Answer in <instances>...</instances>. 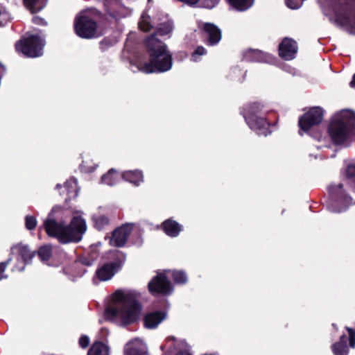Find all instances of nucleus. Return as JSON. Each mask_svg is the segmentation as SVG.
<instances>
[{"instance_id": "72a5a7b5", "label": "nucleus", "mask_w": 355, "mask_h": 355, "mask_svg": "<svg viewBox=\"0 0 355 355\" xmlns=\"http://www.w3.org/2000/svg\"><path fill=\"white\" fill-rule=\"evenodd\" d=\"M172 277L175 283L178 284H184L187 282L186 273L181 270H174L172 273Z\"/></svg>"}, {"instance_id": "c9c22d12", "label": "nucleus", "mask_w": 355, "mask_h": 355, "mask_svg": "<svg viewBox=\"0 0 355 355\" xmlns=\"http://www.w3.org/2000/svg\"><path fill=\"white\" fill-rule=\"evenodd\" d=\"M261 51L259 50L250 49L245 54L246 60L250 61H259L261 58Z\"/></svg>"}, {"instance_id": "de8ad7c7", "label": "nucleus", "mask_w": 355, "mask_h": 355, "mask_svg": "<svg viewBox=\"0 0 355 355\" xmlns=\"http://www.w3.org/2000/svg\"><path fill=\"white\" fill-rule=\"evenodd\" d=\"M286 5L291 9H297L300 7L295 0H286Z\"/></svg>"}, {"instance_id": "2f4dec72", "label": "nucleus", "mask_w": 355, "mask_h": 355, "mask_svg": "<svg viewBox=\"0 0 355 355\" xmlns=\"http://www.w3.org/2000/svg\"><path fill=\"white\" fill-rule=\"evenodd\" d=\"M94 225L96 229L101 231L110 223L109 218L105 215H99L93 217Z\"/></svg>"}, {"instance_id": "37998d69", "label": "nucleus", "mask_w": 355, "mask_h": 355, "mask_svg": "<svg viewBox=\"0 0 355 355\" xmlns=\"http://www.w3.org/2000/svg\"><path fill=\"white\" fill-rule=\"evenodd\" d=\"M79 345L83 348L85 349L89 345V338L87 336L83 335L79 338L78 341Z\"/></svg>"}, {"instance_id": "39448f33", "label": "nucleus", "mask_w": 355, "mask_h": 355, "mask_svg": "<svg viewBox=\"0 0 355 355\" xmlns=\"http://www.w3.org/2000/svg\"><path fill=\"white\" fill-rule=\"evenodd\" d=\"M46 44L45 38L36 34L21 37L15 44L17 52L22 53L25 57L35 58L43 55Z\"/></svg>"}, {"instance_id": "6e6552de", "label": "nucleus", "mask_w": 355, "mask_h": 355, "mask_svg": "<svg viewBox=\"0 0 355 355\" xmlns=\"http://www.w3.org/2000/svg\"><path fill=\"white\" fill-rule=\"evenodd\" d=\"M324 110L320 107H312L307 112L300 116L298 126L299 134L303 135V132L309 134L310 130L318 125L323 120Z\"/></svg>"}, {"instance_id": "a211bd4d", "label": "nucleus", "mask_w": 355, "mask_h": 355, "mask_svg": "<svg viewBox=\"0 0 355 355\" xmlns=\"http://www.w3.org/2000/svg\"><path fill=\"white\" fill-rule=\"evenodd\" d=\"M166 318L164 311H155L148 313L144 318V324L146 328L154 329Z\"/></svg>"}, {"instance_id": "a19ab883", "label": "nucleus", "mask_w": 355, "mask_h": 355, "mask_svg": "<svg viewBox=\"0 0 355 355\" xmlns=\"http://www.w3.org/2000/svg\"><path fill=\"white\" fill-rule=\"evenodd\" d=\"M125 355H147L146 352L144 350L137 347H128L125 349Z\"/></svg>"}, {"instance_id": "20e7f679", "label": "nucleus", "mask_w": 355, "mask_h": 355, "mask_svg": "<svg viewBox=\"0 0 355 355\" xmlns=\"http://www.w3.org/2000/svg\"><path fill=\"white\" fill-rule=\"evenodd\" d=\"M335 21L349 31H355V0H334Z\"/></svg>"}, {"instance_id": "ea45409f", "label": "nucleus", "mask_w": 355, "mask_h": 355, "mask_svg": "<svg viewBox=\"0 0 355 355\" xmlns=\"http://www.w3.org/2000/svg\"><path fill=\"white\" fill-rule=\"evenodd\" d=\"M12 261V257H10L6 261L0 263V281L3 279L8 278V275L4 274L7 266Z\"/></svg>"}, {"instance_id": "3c124183", "label": "nucleus", "mask_w": 355, "mask_h": 355, "mask_svg": "<svg viewBox=\"0 0 355 355\" xmlns=\"http://www.w3.org/2000/svg\"><path fill=\"white\" fill-rule=\"evenodd\" d=\"M176 355H191V354H189V353H180V354H178Z\"/></svg>"}, {"instance_id": "4be33fe9", "label": "nucleus", "mask_w": 355, "mask_h": 355, "mask_svg": "<svg viewBox=\"0 0 355 355\" xmlns=\"http://www.w3.org/2000/svg\"><path fill=\"white\" fill-rule=\"evenodd\" d=\"M47 1L48 0H23V3L32 14H34L44 9Z\"/></svg>"}, {"instance_id": "f8f14e48", "label": "nucleus", "mask_w": 355, "mask_h": 355, "mask_svg": "<svg viewBox=\"0 0 355 355\" xmlns=\"http://www.w3.org/2000/svg\"><path fill=\"white\" fill-rule=\"evenodd\" d=\"M349 337L347 338L345 334L342 335L338 342L331 345V350L334 355H348L349 348L347 341H349V346L352 348L355 347V329L346 327Z\"/></svg>"}, {"instance_id": "2eb2a0df", "label": "nucleus", "mask_w": 355, "mask_h": 355, "mask_svg": "<svg viewBox=\"0 0 355 355\" xmlns=\"http://www.w3.org/2000/svg\"><path fill=\"white\" fill-rule=\"evenodd\" d=\"M279 56L285 60H291L295 58L297 52V42L288 37L282 40L278 48Z\"/></svg>"}, {"instance_id": "4c0bfd02", "label": "nucleus", "mask_w": 355, "mask_h": 355, "mask_svg": "<svg viewBox=\"0 0 355 355\" xmlns=\"http://www.w3.org/2000/svg\"><path fill=\"white\" fill-rule=\"evenodd\" d=\"M25 226L28 230H34L37 226L36 218L33 216L27 215L25 217Z\"/></svg>"}, {"instance_id": "c756f323", "label": "nucleus", "mask_w": 355, "mask_h": 355, "mask_svg": "<svg viewBox=\"0 0 355 355\" xmlns=\"http://www.w3.org/2000/svg\"><path fill=\"white\" fill-rule=\"evenodd\" d=\"M100 246L101 243L92 244L89 246V249L84 252V254L89 258V260L95 262L101 254Z\"/></svg>"}, {"instance_id": "a878e982", "label": "nucleus", "mask_w": 355, "mask_h": 355, "mask_svg": "<svg viewBox=\"0 0 355 355\" xmlns=\"http://www.w3.org/2000/svg\"><path fill=\"white\" fill-rule=\"evenodd\" d=\"M228 3L238 11H245L254 3V0H227Z\"/></svg>"}, {"instance_id": "6ab92c4d", "label": "nucleus", "mask_w": 355, "mask_h": 355, "mask_svg": "<svg viewBox=\"0 0 355 355\" xmlns=\"http://www.w3.org/2000/svg\"><path fill=\"white\" fill-rule=\"evenodd\" d=\"M117 272L109 263L105 262L97 268L94 279L96 278L100 282H106L111 279Z\"/></svg>"}, {"instance_id": "393cba45", "label": "nucleus", "mask_w": 355, "mask_h": 355, "mask_svg": "<svg viewBox=\"0 0 355 355\" xmlns=\"http://www.w3.org/2000/svg\"><path fill=\"white\" fill-rule=\"evenodd\" d=\"M87 355H109L108 347L101 341H96L88 350Z\"/></svg>"}, {"instance_id": "9b49d317", "label": "nucleus", "mask_w": 355, "mask_h": 355, "mask_svg": "<svg viewBox=\"0 0 355 355\" xmlns=\"http://www.w3.org/2000/svg\"><path fill=\"white\" fill-rule=\"evenodd\" d=\"M201 38L209 46L217 45L222 39L221 30L214 24L205 22L201 27Z\"/></svg>"}, {"instance_id": "603ef678", "label": "nucleus", "mask_w": 355, "mask_h": 355, "mask_svg": "<svg viewBox=\"0 0 355 355\" xmlns=\"http://www.w3.org/2000/svg\"><path fill=\"white\" fill-rule=\"evenodd\" d=\"M60 187V184H57V185H56V187H57V188H58V187Z\"/></svg>"}, {"instance_id": "4468645a", "label": "nucleus", "mask_w": 355, "mask_h": 355, "mask_svg": "<svg viewBox=\"0 0 355 355\" xmlns=\"http://www.w3.org/2000/svg\"><path fill=\"white\" fill-rule=\"evenodd\" d=\"M252 115L249 116L248 114L245 116V122L251 130L255 131L257 135L263 136H267L272 132L270 130L271 123L266 117L261 115L252 119Z\"/></svg>"}, {"instance_id": "412c9836", "label": "nucleus", "mask_w": 355, "mask_h": 355, "mask_svg": "<svg viewBox=\"0 0 355 355\" xmlns=\"http://www.w3.org/2000/svg\"><path fill=\"white\" fill-rule=\"evenodd\" d=\"M12 250H17V253L22 259L24 264L31 263L32 259L36 254V252L31 251L26 245L17 244L12 248Z\"/></svg>"}, {"instance_id": "a18cd8bd", "label": "nucleus", "mask_w": 355, "mask_h": 355, "mask_svg": "<svg viewBox=\"0 0 355 355\" xmlns=\"http://www.w3.org/2000/svg\"><path fill=\"white\" fill-rule=\"evenodd\" d=\"M139 28L144 32H148L151 31L152 26L149 22L144 20L139 23Z\"/></svg>"}, {"instance_id": "0eeeda50", "label": "nucleus", "mask_w": 355, "mask_h": 355, "mask_svg": "<svg viewBox=\"0 0 355 355\" xmlns=\"http://www.w3.org/2000/svg\"><path fill=\"white\" fill-rule=\"evenodd\" d=\"M73 29L75 33L83 39H92L100 35L98 32L97 21L92 17L85 14L76 16Z\"/></svg>"}, {"instance_id": "c03bdc74", "label": "nucleus", "mask_w": 355, "mask_h": 355, "mask_svg": "<svg viewBox=\"0 0 355 355\" xmlns=\"http://www.w3.org/2000/svg\"><path fill=\"white\" fill-rule=\"evenodd\" d=\"M32 22L33 24H35L36 25H39V26H46L47 25L46 21L44 18H42L40 16H37V15L33 17Z\"/></svg>"}, {"instance_id": "f704fd0d", "label": "nucleus", "mask_w": 355, "mask_h": 355, "mask_svg": "<svg viewBox=\"0 0 355 355\" xmlns=\"http://www.w3.org/2000/svg\"><path fill=\"white\" fill-rule=\"evenodd\" d=\"M173 24L171 21H166L159 24L157 32L160 35H166L170 33L173 30Z\"/></svg>"}, {"instance_id": "8fccbe9b", "label": "nucleus", "mask_w": 355, "mask_h": 355, "mask_svg": "<svg viewBox=\"0 0 355 355\" xmlns=\"http://www.w3.org/2000/svg\"><path fill=\"white\" fill-rule=\"evenodd\" d=\"M349 85L352 88H355V73L353 75L352 80L349 83Z\"/></svg>"}, {"instance_id": "7ed1b4c3", "label": "nucleus", "mask_w": 355, "mask_h": 355, "mask_svg": "<svg viewBox=\"0 0 355 355\" xmlns=\"http://www.w3.org/2000/svg\"><path fill=\"white\" fill-rule=\"evenodd\" d=\"M328 133L332 142L341 145L355 135V113L349 110H343L337 117L330 122Z\"/></svg>"}, {"instance_id": "7c9ffc66", "label": "nucleus", "mask_w": 355, "mask_h": 355, "mask_svg": "<svg viewBox=\"0 0 355 355\" xmlns=\"http://www.w3.org/2000/svg\"><path fill=\"white\" fill-rule=\"evenodd\" d=\"M76 180L75 178H71L65 182L64 187L67 189L69 198H75L78 195L76 189Z\"/></svg>"}, {"instance_id": "423d86ee", "label": "nucleus", "mask_w": 355, "mask_h": 355, "mask_svg": "<svg viewBox=\"0 0 355 355\" xmlns=\"http://www.w3.org/2000/svg\"><path fill=\"white\" fill-rule=\"evenodd\" d=\"M141 311V304L134 297L121 307H107L105 313L112 318L120 317L125 324H130L137 320Z\"/></svg>"}, {"instance_id": "cd10ccee", "label": "nucleus", "mask_w": 355, "mask_h": 355, "mask_svg": "<svg viewBox=\"0 0 355 355\" xmlns=\"http://www.w3.org/2000/svg\"><path fill=\"white\" fill-rule=\"evenodd\" d=\"M117 179L116 171L114 168H111L101 177V182L109 186H113L117 182Z\"/></svg>"}, {"instance_id": "e433bc0d", "label": "nucleus", "mask_w": 355, "mask_h": 355, "mask_svg": "<svg viewBox=\"0 0 355 355\" xmlns=\"http://www.w3.org/2000/svg\"><path fill=\"white\" fill-rule=\"evenodd\" d=\"M114 44L113 39L110 37H105L99 43V47L101 51H107L110 47L112 46Z\"/></svg>"}, {"instance_id": "1a4fd4ad", "label": "nucleus", "mask_w": 355, "mask_h": 355, "mask_svg": "<svg viewBox=\"0 0 355 355\" xmlns=\"http://www.w3.org/2000/svg\"><path fill=\"white\" fill-rule=\"evenodd\" d=\"M328 191L331 200L338 207V211H341L352 204V198L343 189V184L330 185Z\"/></svg>"}, {"instance_id": "bb28decb", "label": "nucleus", "mask_w": 355, "mask_h": 355, "mask_svg": "<svg viewBox=\"0 0 355 355\" xmlns=\"http://www.w3.org/2000/svg\"><path fill=\"white\" fill-rule=\"evenodd\" d=\"M37 254L42 262L48 261L52 256V246L51 245H44L39 248Z\"/></svg>"}, {"instance_id": "f257e3e1", "label": "nucleus", "mask_w": 355, "mask_h": 355, "mask_svg": "<svg viewBox=\"0 0 355 355\" xmlns=\"http://www.w3.org/2000/svg\"><path fill=\"white\" fill-rule=\"evenodd\" d=\"M144 46L148 61L140 65V71L146 73H161L171 69L173 55L164 42L152 35L145 40Z\"/></svg>"}, {"instance_id": "09e8293b", "label": "nucleus", "mask_w": 355, "mask_h": 355, "mask_svg": "<svg viewBox=\"0 0 355 355\" xmlns=\"http://www.w3.org/2000/svg\"><path fill=\"white\" fill-rule=\"evenodd\" d=\"M179 1L184 2L188 5L196 4L199 0H178Z\"/></svg>"}, {"instance_id": "f3484780", "label": "nucleus", "mask_w": 355, "mask_h": 355, "mask_svg": "<svg viewBox=\"0 0 355 355\" xmlns=\"http://www.w3.org/2000/svg\"><path fill=\"white\" fill-rule=\"evenodd\" d=\"M126 254L119 250H112L107 253V263H109L116 272L121 270L126 261Z\"/></svg>"}, {"instance_id": "f03ea898", "label": "nucleus", "mask_w": 355, "mask_h": 355, "mask_svg": "<svg viewBox=\"0 0 355 355\" xmlns=\"http://www.w3.org/2000/svg\"><path fill=\"white\" fill-rule=\"evenodd\" d=\"M43 227L49 237L57 239L61 244L80 242L87 230L86 222L80 216H73L68 225L58 222L49 216L44 221Z\"/></svg>"}, {"instance_id": "dca6fc26", "label": "nucleus", "mask_w": 355, "mask_h": 355, "mask_svg": "<svg viewBox=\"0 0 355 355\" xmlns=\"http://www.w3.org/2000/svg\"><path fill=\"white\" fill-rule=\"evenodd\" d=\"M264 105L261 102L255 101L250 102L245 104L240 110V114L243 116L245 120L247 114L249 116L252 115V118H256L261 116L263 114Z\"/></svg>"}, {"instance_id": "b1692460", "label": "nucleus", "mask_w": 355, "mask_h": 355, "mask_svg": "<svg viewBox=\"0 0 355 355\" xmlns=\"http://www.w3.org/2000/svg\"><path fill=\"white\" fill-rule=\"evenodd\" d=\"M135 297L130 294H125L121 291H116L112 295V299L116 304L115 307H121L124 304L128 303Z\"/></svg>"}, {"instance_id": "58836bf2", "label": "nucleus", "mask_w": 355, "mask_h": 355, "mask_svg": "<svg viewBox=\"0 0 355 355\" xmlns=\"http://www.w3.org/2000/svg\"><path fill=\"white\" fill-rule=\"evenodd\" d=\"M207 49L202 46H198L191 54V60L193 61H198V57L207 54Z\"/></svg>"}, {"instance_id": "ddd939ff", "label": "nucleus", "mask_w": 355, "mask_h": 355, "mask_svg": "<svg viewBox=\"0 0 355 355\" xmlns=\"http://www.w3.org/2000/svg\"><path fill=\"white\" fill-rule=\"evenodd\" d=\"M133 225L126 223L116 228L112 232V236L110 239V244L116 248H122L125 245L128 238L132 231Z\"/></svg>"}, {"instance_id": "c85d7f7f", "label": "nucleus", "mask_w": 355, "mask_h": 355, "mask_svg": "<svg viewBox=\"0 0 355 355\" xmlns=\"http://www.w3.org/2000/svg\"><path fill=\"white\" fill-rule=\"evenodd\" d=\"M12 19L10 12L6 6L0 3V26H3Z\"/></svg>"}, {"instance_id": "aec40b11", "label": "nucleus", "mask_w": 355, "mask_h": 355, "mask_svg": "<svg viewBox=\"0 0 355 355\" xmlns=\"http://www.w3.org/2000/svg\"><path fill=\"white\" fill-rule=\"evenodd\" d=\"M161 227L163 232L170 237H177L182 230V226L171 218L163 221Z\"/></svg>"}, {"instance_id": "9d476101", "label": "nucleus", "mask_w": 355, "mask_h": 355, "mask_svg": "<svg viewBox=\"0 0 355 355\" xmlns=\"http://www.w3.org/2000/svg\"><path fill=\"white\" fill-rule=\"evenodd\" d=\"M149 292L152 295H170L173 288L171 282L164 273H158L155 276L148 284Z\"/></svg>"}, {"instance_id": "49530a36", "label": "nucleus", "mask_w": 355, "mask_h": 355, "mask_svg": "<svg viewBox=\"0 0 355 355\" xmlns=\"http://www.w3.org/2000/svg\"><path fill=\"white\" fill-rule=\"evenodd\" d=\"M71 270H73L74 274L78 277H82L87 272V270L84 266H82L81 268H73V264L71 265Z\"/></svg>"}, {"instance_id": "473e14b6", "label": "nucleus", "mask_w": 355, "mask_h": 355, "mask_svg": "<svg viewBox=\"0 0 355 355\" xmlns=\"http://www.w3.org/2000/svg\"><path fill=\"white\" fill-rule=\"evenodd\" d=\"M94 263V261L89 260V258L83 254L74 261L73 263V268H78L82 266L89 267L92 266Z\"/></svg>"}, {"instance_id": "79ce46f5", "label": "nucleus", "mask_w": 355, "mask_h": 355, "mask_svg": "<svg viewBox=\"0 0 355 355\" xmlns=\"http://www.w3.org/2000/svg\"><path fill=\"white\" fill-rule=\"evenodd\" d=\"M355 176V164H348L345 169V177L351 179Z\"/></svg>"}, {"instance_id": "5701e85b", "label": "nucleus", "mask_w": 355, "mask_h": 355, "mask_svg": "<svg viewBox=\"0 0 355 355\" xmlns=\"http://www.w3.org/2000/svg\"><path fill=\"white\" fill-rule=\"evenodd\" d=\"M122 178L136 186L143 182L142 172L139 170L125 171L122 174Z\"/></svg>"}]
</instances>
